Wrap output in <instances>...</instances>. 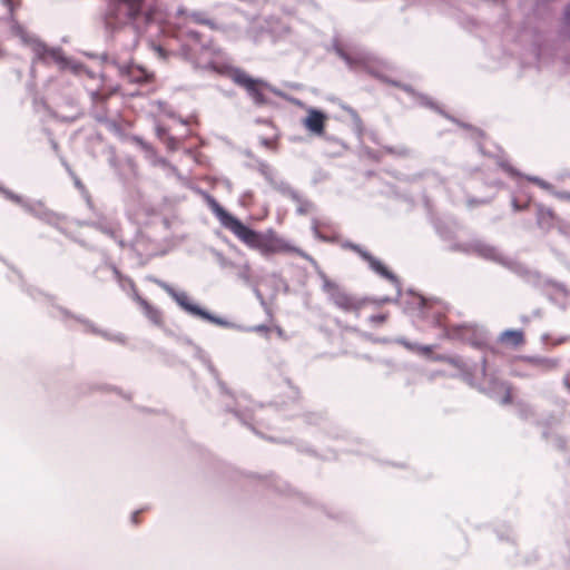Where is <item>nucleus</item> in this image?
Instances as JSON below:
<instances>
[{
	"instance_id": "obj_1",
	"label": "nucleus",
	"mask_w": 570,
	"mask_h": 570,
	"mask_svg": "<svg viewBox=\"0 0 570 570\" xmlns=\"http://www.w3.org/2000/svg\"><path fill=\"white\" fill-rule=\"evenodd\" d=\"M205 198L220 225L248 247L259 250L263 255L296 254L303 258H309L305 252L278 236L275 232L268 230L265 234H259L224 209L213 196L206 195Z\"/></svg>"
},
{
	"instance_id": "obj_2",
	"label": "nucleus",
	"mask_w": 570,
	"mask_h": 570,
	"mask_svg": "<svg viewBox=\"0 0 570 570\" xmlns=\"http://www.w3.org/2000/svg\"><path fill=\"white\" fill-rule=\"evenodd\" d=\"M106 18L109 23L128 24L139 18L145 22L156 20L155 10L147 6L146 0H106Z\"/></svg>"
},
{
	"instance_id": "obj_3",
	"label": "nucleus",
	"mask_w": 570,
	"mask_h": 570,
	"mask_svg": "<svg viewBox=\"0 0 570 570\" xmlns=\"http://www.w3.org/2000/svg\"><path fill=\"white\" fill-rule=\"evenodd\" d=\"M190 22L208 26L210 29H217L216 23L213 20L208 19L205 13L200 11L187 12V10L184 8L178 9L175 14V28L183 35L199 40L198 32L190 30L185 31V29Z\"/></svg>"
},
{
	"instance_id": "obj_4",
	"label": "nucleus",
	"mask_w": 570,
	"mask_h": 570,
	"mask_svg": "<svg viewBox=\"0 0 570 570\" xmlns=\"http://www.w3.org/2000/svg\"><path fill=\"white\" fill-rule=\"evenodd\" d=\"M325 288L331 295L333 303L344 312L358 313L367 305L365 301L356 299L355 297L342 292L334 283L326 282Z\"/></svg>"
},
{
	"instance_id": "obj_5",
	"label": "nucleus",
	"mask_w": 570,
	"mask_h": 570,
	"mask_svg": "<svg viewBox=\"0 0 570 570\" xmlns=\"http://www.w3.org/2000/svg\"><path fill=\"white\" fill-rule=\"evenodd\" d=\"M444 336L449 340L461 341L475 347H483L484 341L479 336L478 328L471 324L448 325Z\"/></svg>"
},
{
	"instance_id": "obj_6",
	"label": "nucleus",
	"mask_w": 570,
	"mask_h": 570,
	"mask_svg": "<svg viewBox=\"0 0 570 570\" xmlns=\"http://www.w3.org/2000/svg\"><path fill=\"white\" fill-rule=\"evenodd\" d=\"M233 80L236 85L243 87L247 91L255 104L263 105L266 102V96L263 91V81L254 79L248 73L240 70L235 71Z\"/></svg>"
},
{
	"instance_id": "obj_7",
	"label": "nucleus",
	"mask_w": 570,
	"mask_h": 570,
	"mask_svg": "<svg viewBox=\"0 0 570 570\" xmlns=\"http://www.w3.org/2000/svg\"><path fill=\"white\" fill-rule=\"evenodd\" d=\"M155 284H157L160 288H163L181 308H184L186 312L200 316L203 318H208V314L202 309L199 306L193 304L190 302V298L187 293L185 292H177L173 286H170L168 283L155 279Z\"/></svg>"
},
{
	"instance_id": "obj_8",
	"label": "nucleus",
	"mask_w": 570,
	"mask_h": 570,
	"mask_svg": "<svg viewBox=\"0 0 570 570\" xmlns=\"http://www.w3.org/2000/svg\"><path fill=\"white\" fill-rule=\"evenodd\" d=\"M155 284H157L160 288H163L181 308H184L186 312L200 316L203 318H208V314L202 309L199 306L193 304L190 302V298L187 293L185 292H177L173 286H170L168 283L155 279Z\"/></svg>"
},
{
	"instance_id": "obj_9",
	"label": "nucleus",
	"mask_w": 570,
	"mask_h": 570,
	"mask_svg": "<svg viewBox=\"0 0 570 570\" xmlns=\"http://www.w3.org/2000/svg\"><path fill=\"white\" fill-rule=\"evenodd\" d=\"M119 71L128 81L136 83H149L155 78L153 72L137 65L122 66Z\"/></svg>"
},
{
	"instance_id": "obj_10",
	"label": "nucleus",
	"mask_w": 570,
	"mask_h": 570,
	"mask_svg": "<svg viewBox=\"0 0 570 570\" xmlns=\"http://www.w3.org/2000/svg\"><path fill=\"white\" fill-rule=\"evenodd\" d=\"M327 117L317 109H309L307 116L303 120V126L314 135L322 136L325 132Z\"/></svg>"
},
{
	"instance_id": "obj_11",
	"label": "nucleus",
	"mask_w": 570,
	"mask_h": 570,
	"mask_svg": "<svg viewBox=\"0 0 570 570\" xmlns=\"http://www.w3.org/2000/svg\"><path fill=\"white\" fill-rule=\"evenodd\" d=\"M135 301L150 323L158 327H163L165 325L163 312L158 307L149 303L137 293L135 294Z\"/></svg>"
},
{
	"instance_id": "obj_12",
	"label": "nucleus",
	"mask_w": 570,
	"mask_h": 570,
	"mask_svg": "<svg viewBox=\"0 0 570 570\" xmlns=\"http://www.w3.org/2000/svg\"><path fill=\"white\" fill-rule=\"evenodd\" d=\"M33 51L36 52L37 57L45 62L51 60L56 63L62 65L66 61L60 49L49 48L41 42L35 43Z\"/></svg>"
},
{
	"instance_id": "obj_13",
	"label": "nucleus",
	"mask_w": 570,
	"mask_h": 570,
	"mask_svg": "<svg viewBox=\"0 0 570 570\" xmlns=\"http://www.w3.org/2000/svg\"><path fill=\"white\" fill-rule=\"evenodd\" d=\"M352 249L357 253L365 262H367L374 272L386 278L392 276L387 267L381 261L371 255L367 250L363 249L358 245H352Z\"/></svg>"
},
{
	"instance_id": "obj_14",
	"label": "nucleus",
	"mask_w": 570,
	"mask_h": 570,
	"mask_svg": "<svg viewBox=\"0 0 570 570\" xmlns=\"http://www.w3.org/2000/svg\"><path fill=\"white\" fill-rule=\"evenodd\" d=\"M521 360L541 371H551L558 366V362L552 358H544V357H538V356H523Z\"/></svg>"
},
{
	"instance_id": "obj_15",
	"label": "nucleus",
	"mask_w": 570,
	"mask_h": 570,
	"mask_svg": "<svg viewBox=\"0 0 570 570\" xmlns=\"http://www.w3.org/2000/svg\"><path fill=\"white\" fill-rule=\"evenodd\" d=\"M501 343L509 344L513 347H518L524 344V334L520 330H508L504 331L500 336Z\"/></svg>"
},
{
	"instance_id": "obj_16",
	"label": "nucleus",
	"mask_w": 570,
	"mask_h": 570,
	"mask_svg": "<svg viewBox=\"0 0 570 570\" xmlns=\"http://www.w3.org/2000/svg\"><path fill=\"white\" fill-rule=\"evenodd\" d=\"M513 402V389L510 384L505 386V392L502 397V404H511Z\"/></svg>"
},
{
	"instance_id": "obj_17",
	"label": "nucleus",
	"mask_w": 570,
	"mask_h": 570,
	"mask_svg": "<svg viewBox=\"0 0 570 570\" xmlns=\"http://www.w3.org/2000/svg\"><path fill=\"white\" fill-rule=\"evenodd\" d=\"M387 320V314H376L370 317V321L375 325H381Z\"/></svg>"
},
{
	"instance_id": "obj_18",
	"label": "nucleus",
	"mask_w": 570,
	"mask_h": 570,
	"mask_svg": "<svg viewBox=\"0 0 570 570\" xmlns=\"http://www.w3.org/2000/svg\"><path fill=\"white\" fill-rule=\"evenodd\" d=\"M91 96H92V100H94V101H98V100H101V101H102V100L107 99V97H108L109 95H105V94H101V92H99V91H94V92L91 94Z\"/></svg>"
},
{
	"instance_id": "obj_19",
	"label": "nucleus",
	"mask_w": 570,
	"mask_h": 570,
	"mask_svg": "<svg viewBox=\"0 0 570 570\" xmlns=\"http://www.w3.org/2000/svg\"><path fill=\"white\" fill-rule=\"evenodd\" d=\"M262 144L269 149L276 148V140L274 139H262Z\"/></svg>"
},
{
	"instance_id": "obj_20",
	"label": "nucleus",
	"mask_w": 570,
	"mask_h": 570,
	"mask_svg": "<svg viewBox=\"0 0 570 570\" xmlns=\"http://www.w3.org/2000/svg\"><path fill=\"white\" fill-rule=\"evenodd\" d=\"M433 351V346L431 345H425V346H422L420 347V352L424 355H430Z\"/></svg>"
},
{
	"instance_id": "obj_21",
	"label": "nucleus",
	"mask_w": 570,
	"mask_h": 570,
	"mask_svg": "<svg viewBox=\"0 0 570 570\" xmlns=\"http://www.w3.org/2000/svg\"><path fill=\"white\" fill-rule=\"evenodd\" d=\"M255 331L256 332H261V333H268L269 332V327L266 326V325H258L255 327Z\"/></svg>"
},
{
	"instance_id": "obj_22",
	"label": "nucleus",
	"mask_w": 570,
	"mask_h": 570,
	"mask_svg": "<svg viewBox=\"0 0 570 570\" xmlns=\"http://www.w3.org/2000/svg\"><path fill=\"white\" fill-rule=\"evenodd\" d=\"M4 2V4H7L10 10L12 11L13 10V0H2Z\"/></svg>"
},
{
	"instance_id": "obj_23",
	"label": "nucleus",
	"mask_w": 570,
	"mask_h": 570,
	"mask_svg": "<svg viewBox=\"0 0 570 570\" xmlns=\"http://www.w3.org/2000/svg\"><path fill=\"white\" fill-rule=\"evenodd\" d=\"M542 214H547L550 218H553V212L551 209H547V210H541Z\"/></svg>"
},
{
	"instance_id": "obj_24",
	"label": "nucleus",
	"mask_w": 570,
	"mask_h": 570,
	"mask_svg": "<svg viewBox=\"0 0 570 570\" xmlns=\"http://www.w3.org/2000/svg\"><path fill=\"white\" fill-rule=\"evenodd\" d=\"M138 514H139V512H135V513L132 514V521H134V523H135V524H138V523H139Z\"/></svg>"
}]
</instances>
